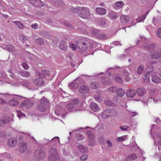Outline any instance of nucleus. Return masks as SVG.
Returning a JSON list of instances; mask_svg holds the SVG:
<instances>
[{
    "label": "nucleus",
    "mask_w": 161,
    "mask_h": 161,
    "mask_svg": "<svg viewBox=\"0 0 161 161\" xmlns=\"http://www.w3.org/2000/svg\"><path fill=\"white\" fill-rule=\"evenodd\" d=\"M54 142V145L57 144L59 142V138L58 137H55L52 139L51 140V142Z\"/></svg>",
    "instance_id": "de8ad7c7"
},
{
    "label": "nucleus",
    "mask_w": 161,
    "mask_h": 161,
    "mask_svg": "<svg viewBox=\"0 0 161 161\" xmlns=\"http://www.w3.org/2000/svg\"><path fill=\"white\" fill-rule=\"evenodd\" d=\"M155 47L156 45L155 44H150L147 46V48L149 50L150 54L155 50Z\"/></svg>",
    "instance_id": "473e14b6"
},
{
    "label": "nucleus",
    "mask_w": 161,
    "mask_h": 161,
    "mask_svg": "<svg viewBox=\"0 0 161 161\" xmlns=\"http://www.w3.org/2000/svg\"><path fill=\"white\" fill-rule=\"evenodd\" d=\"M22 38L23 42L24 45H25L26 46L28 47H29L30 44V42L27 39L26 37L25 36H22Z\"/></svg>",
    "instance_id": "4c0bfd02"
},
{
    "label": "nucleus",
    "mask_w": 161,
    "mask_h": 161,
    "mask_svg": "<svg viewBox=\"0 0 161 161\" xmlns=\"http://www.w3.org/2000/svg\"><path fill=\"white\" fill-rule=\"evenodd\" d=\"M96 12L100 15H103L106 14L107 11L104 8L98 7L96 9Z\"/></svg>",
    "instance_id": "dca6fc26"
},
{
    "label": "nucleus",
    "mask_w": 161,
    "mask_h": 161,
    "mask_svg": "<svg viewBox=\"0 0 161 161\" xmlns=\"http://www.w3.org/2000/svg\"><path fill=\"white\" fill-rule=\"evenodd\" d=\"M88 157V155L86 154H84L80 157V159L83 161L86 160Z\"/></svg>",
    "instance_id": "0e129e2a"
},
{
    "label": "nucleus",
    "mask_w": 161,
    "mask_h": 161,
    "mask_svg": "<svg viewBox=\"0 0 161 161\" xmlns=\"http://www.w3.org/2000/svg\"><path fill=\"white\" fill-rule=\"evenodd\" d=\"M99 24L101 25L105 26L107 24V19L105 18H102L99 21Z\"/></svg>",
    "instance_id": "37998d69"
},
{
    "label": "nucleus",
    "mask_w": 161,
    "mask_h": 161,
    "mask_svg": "<svg viewBox=\"0 0 161 161\" xmlns=\"http://www.w3.org/2000/svg\"><path fill=\"white\" fill-rule=\"evenodd\" d=\"M84 136L81 135L80 134H78L77 135L76 138L77 140L79 141H82L84 139Z\"/></svg>",
    "instance_id": "603ef678"
},
{
    "label": "nucleus",
    "mask_w": 161,
    "mask_h": 161,
    "mask_svg": "<svg viewBox=\"0 0 161 161\" xmlns=\"http://www.w3.org/2000/svg\"><path fill=\"white\" fill-rule=\"evenodd\" d=\"M115 111L113 110H108L103 112L102 114V116L103 118L106 119L108 117L114 115V113Z\"/></svg>",
    "instance_id": "0eeeda50"
},
{
    "label": "nucleus",
    "mask_w": 161,
    "mask_h": 161,
    "mask_svg": "<svg viewBox=\"0 0 161 161\" xmlns=\"http://www.w3.org/2000/svg\"><path fill=\"white\" fill-rule=\"evenodd\" d=\"M19 74L21 76L26 78H29L31 76L30 73L26 71H20Z\"/></svg>",
    "instance_id": "4be33fe9"
},
{
    "label": "nucleus",
    "mask_w": 161,
    "mask_h": 161,
    "mask_svg": "<svg viewBox=\"0 0 161 161\" xmlns=\"http://www.w3.org/2000/svg\"><path fill=\"white\" fill-rule=\"evenodd\" d=\"M136 93V92L133 90L130 89L127 91L126 95L127 97L130 98L133 97Z\"/></svg>",
    "instance_id": "a211bd4d"
},
{
    "label": "nucleus",
    "mask_w": 161,
    "mask_h": 161,
    "mask_svg": "<svg viewBox=\"0 0 161 161\" xmlns=\"http://www.w3.org/2000/svg\"><path fill=\"white\" fill-rule=\"evenodd\" d=\"M20 29H22L24 28V25L22 24L19 21H15L13 22Z\"/></svg>",
    "instance_id": "79ce46f5"
},
{
    "label": "nucleus",
    "mask_w": 161,
    "mask_h": 161,
    "mask_svg": "<svg viewBox=\"0 0 161 161\" xmlns=\"http://www.w3.org/2000/svg\"><path fill=\"white\" fill-rule=\"evenodd\" d=\"M122 73L124 77L129 75V73L126 69H124L122 71Z\"/></svg>",
    "instance_id": "680f3d73"
},
{
    "label": "nucleus",
    "mask_w": 161,
    "mask_h": 161,
    "mask_svg": "<svg viewBox=\"0 0 161 161\" xmlns=\"http://www.w3.org/2000/svg\"><path fill=\"white\" fill-rule=\"evenodd\" d=\"M41 72L42 74L46 75L49 74V71L47 69H42L41 70Z\"/></svg>",
    "instance_id": "6e6d98bb"
},
{
    "label": "nucleus",
    "mask_w": 161,
    "mask_h": 161,
    "mask_svg": "<svg viewBox=\"0 0 161 161\" xmlns=\"http://www.w3.org/2000/svg\"><path fill=\"white\" fill-rule=\"evenodd\" d=\"M88 91V87L85 85L81 86L79 88V92L81 93H86Z\"/></svg>",
    "instance_id": "aec40b11"
},
{
    "label": "nucleus",
    "mask_w": 161,
    "mask_h": 161,
    "mask_svg": "<svg viewBox=\"0 0 161 161\" xmlns=\"http://www.w3.org/2000/svg\"><path fill=\"white\" fill-rule=\"evenodd\" d=\"M81 7H72L70 9V10L76 13H78L79 14V13L80 12Z\"/></svg>",
    "instance_id": "a19ab883"
},
{
    "label": "nucleus",
    "mask_w": 161,
    "mask_h": 161,
    "mask_svg": "<svg viewBox=\"0 0 161 161\" xmlns=\"http://www.w3.org/2000/svg\"><path fill=\"white\" fill-rule=\"evenodd\" d=\"M90 107L94 112L98 111L100 109L98 105L95 103H91L90 105Z\"/></svg>",
    "instance_id": "6ab92c4d"
},
{
    "label": "nucleus",
    "mask_w": 161,
    "mask_h": 161,
    "mask_svg": "<svg viewBox=\"0 0 161 161\" xmlns=\"http://www.w3.org/2000/svg\"><path fill=\"white\" fill-rule=\"evenodd\" d=\"M105 103L108 106H112L113 105V103L110 100L106 101Z\"/></svg>",
    "instance_id": "774afa93"
},
{
    "label": "nucleus",
    "mask_w": 161,
    "mask_h": 161,
    "mask_svg": "<svg viewBox=\"0 0 161 161\" xmlns=\"http://www.w3.org/2000/svg\"><path fill=\"white\" fill-rule=\"evenodd\" d=\"M108 90L110 92H115L117 91V88L115 87H111L109 88Z\"/></svg>",
    "instance_id": "bf43d9fd"
},
{
    "label": "nucleus",
    "mask_w": 161,
    "mask_h": 161,
    "mask_svg": "<svg viewBox=\"0 0 161 161\" xmlns=\"http://www.w3.org/2000/svg\"><path fill=\"white\" fill-rule=\"evenodd\" d=\"M131 159L132 160L136 159L137 158L136 155L135 153H133L130 156Z\"/></svg>",
    "instance_id": "338daca9"
},
{
    "label": "nucleus",
    "mask_w": 161,
    "mask_h": 161,
    "mask_svg": "<svg viewBox=\"0 0 161 161\" xmlns=\"http://www.w3.org/2000/svg\"><path fill=\"white\" fill-rule=\"evenodd\" d=\"M127 138V136L126 135L123 136L121 137H118L117 139V141L118 142H122L126 139Z\"/></svg>",
    "instance_id": "a18cd8bd"
},
{
    "label": "nucleus",
    "mask_w": 161,
    "mask_h": 161,
    "mask_svg": "<svg viewBox=\"0 0 161 161\" xmlns=\"http://www.w3.org/2000/svg\"><path fill=\"white\" fill-rule=\"evenodd\" d=\"M34 153L36 158L38 159H40L43 158L45 156V152L43 148L38 147L35 151Z\"/></svg>",
    "instance_id": "39448f33"
},
{
    "label": "nucleus",
    "mask_w": 161,
    "mask_h": 161,
    "mask_svg": "<svg viewBox=\"0 0 161 161\" xmlns=\"http://www.w3.org/2000/svg\"><path fill=\"white\" fill-rule=\"evenodd\" d=\"M108 17L112 19H116L118 18L117 14L113 11L109 12Z\"/></svg>",
    "instance_id": "a878e982"
},
{
    "label": "nucleus",
    "mask_w": 161,
    "mask_h": 161,
    "mask_svg": "<svg viewBox=\"0 0 161 161\" xmlns=\"http://www.w3.org/2000/svg\"><path fill=\"white\" fill-rule=\"evenodd\" d=\"M34 104L33 102L31 101L26 100L23 101L20 105V107H22L25 106L27 108H29Z\"/></svg>",
    "instance_id": "1a4fd4ad"
},
{
    "label": "nucleus",
    "mask_w": 161,
    "mask_h": 161,
    "mask_svg": "<svg viewBox=\"0 0 161 161\" xmlns=\"http://www.w3.org/2000/svg\"><path fill=\"white\" fill-rule=\"evenodd\" d=\"M129 128V127L126 125H124L122 126H120L119 128L122 131H126Z\"/></svg>",
    "instance_id": "3c124183"
},
{
    "label": "nucleus",
    "mask_w": 161,
    "mask_h": 161,
    "mask_svg": "<svg viewBox=\"0 0 161 161\" xmlns=\"http://www.w3.org/2000/svg\"><path fill=\"white\" fill-rule=\"evenodd\" d=\"M78 148L80 150V151L81 153H86L88 151L87 148L86 147L81 145H78Z\"/></svg>",
    "instance_id": "c85d7f7f"
},
{
    "label": "nucleus",
    "mask_w": 161,
    "mask_h": 161,
    "mask_svg": "<svg viewBox=\"0 0 161 161\" xmlns=\"http://www.w3.org/2000/svg\"><path fill=\"white\" fill-rule=\"evenodd\" d=\"M40 102L41 104L46 107L49 104V101L48 100L44 97L40 99Z\"/></svg>",
    "instance_id": "5701e85b"
},
{
    "label": "nucleus",
    "mask_w": 161,
    "mask_h": 161,
    "mask_svg": "<svg viewBox=\"0 0 161 161\" xmlns=\"http://www.w3.org/2000/svg\"><path fill=\"white\" fill-rule=\"evenodd\" d=\"M116 81L118 83H121L122 82V80L120 76L118 75H117L115 77Z\"/></svg>",
    "instance_id": "8fccbe9b"
},
{
    "label": "nucleus",
    "mask_w": 161,
    "mask_h": 161,
    "mask_svg": "<svg viewBox=\"0 0 161 161\" xmlns=\"http://www.w3.org/2000/svg\"><path fill=\"white\" fill-rule=\"evenodd\" d=\"M100 79L103 84L109 85L111 84V80H114V78L113 74H110L108 75V77L103 76Z\"/></svg>",
    "instance_id": "20e7f679"
},
{
    "label": "nucleus",
    "mask_w": 161,
    "mask_h": 161,
    "mask_svg": "<svg viewBox=\"0 0 161 161\" xmlns=\"http://www.w3.org/2000/svg\"><path fill=\"white\" fill-rule=\"evenodd\" d=\"M94 98L95 100L99 103L101 102L102 101L101 97L98 96H95L94 97Z\"/></svg>",
    "instance_id": "13d9d810"
},
{
    "label": "nucleus",
    "mask_w": 161,
    "mask_h": 161,
    "mask_svg": "<svg viewBox=\"0 0 161 161\" xmlns=\"http://www.w3.org/2000/svg\"><path fill=\"white\" fill-rule=\"evenodd\" d=\"M22 65L24 69H26L29 68V66L25 62H23Z\"/></svg>",
    "instance_id": "052dcab7"
},
{
    "label": "nucleus",
    "mask_w": 161,
    "mask_h": 161,
    "mask_svg": "<svg viewBox=\"0 0 161 161\" xmlns=\"http://www.w3.org/2000/svg\"><path fill=\"white\" fill-rule=\"evenodd\" d=\"M71 102L72 103H72L75 105H76L79 103V100L77 98H75L72 100Z\"/></svg>",
    "instance_id": "864d4df0"
},
{
    "label": "nucleus",
    "mask_w": 161,
    "mask_h": 161,
    "mask_svg": "<svg viewBox=\"0 0 161 161\" xmlns=\"http://www.w3.org/2000/svg\"><path fill=\"white\" fill-rule=\"evenodd\" d=\"M97 38L99 39L103 40L108 38V37L105 34L99 33V35L97 36Z\"/></svg>",
    "instance_id": "e433bc0d"
},
{
    "label": "nucleus",
    "mask_w": 161,
    "mask_h": 161,
    "mask_svg": "<svg viewBox=\"0 0 161 161\" xmlns=\"http://www.w3.org/2000/svg\"><path fill=\"white\" fill-rule=\"evenodd\" d=\"M75 44L82 52H83L88 47L89 44L88 41L83 39H80L75 42Z\"/></svg>",
    "instance_id": "f257e3e1"
},
{
    "label": "nucleus",
    "mask_w": 161,
    "mask_h": 161,
    "mask_svg": "<svg viewBox=\"0 0 161 161\" xmlns=\"http://www.w3.org/2000/svg\"><path fill=\"white\" fill-rule=\"evenodd\" d=\"M75 105L72 103H69L66 106L67 113L72 111L74 109Z\"/></svg>",
    "instance_id": "393cba45"
},
{
    "label": "nucleus",
    "mask_w": 161,
    "mask_h": 161,
    "mask_svg": "<svg viewBox=\"0 0 161 161\" xmlns=\"http://www.w3.org/2000/svg\"><path fill=\"white\" fill-rule=\"evenodd\" d=\"M160 79L159 77L156 76H153L152 78V81L155 83H157L159 81Z\"/></svg>",
    "instance_id": "c03bdc74"
},
{
    "label": "nucleus",
    "mask_w": 161,
    "mask_h": 161,
    "mask_svg": "<svg viewBox=\"0 0 161 161\" xmlns=\"http://www.w3.org/2000/svg\"><path fill=\"white\" fill-rule=\"evenodd\" d=\"M90 31L92 34L96 36L97 37V36L99 35L100 32V31L99 30L93 28H92L90 29Z\"/></svg>",
    "instance_id": "7c9ffc66"
},
{
    "label": "nucleus",
    "mask_w": 161,
    "mask_h": 161,
    "mask_svg": "<svg viewBox=\"0 0 161 161\" xmlns=\"http://www.w3.org/2000/svg\"><path fill=\"white\" fill-rule=\"evenodd\" d=\"M69 46L71 47L73 49V50H75L76 49V47L77 46L76 45H75V44H74L73 43L70 44Z\"/></svg>",
    "instance_id": "e2e57ef3"
},
{
    "label": "nucleus",
    "mask_w": 161,
    "mask_h": 161,
    "mask_svg": "<svg viewBox=\"0 0 161 161\" xmlns=\"http://www.w3.org/2000/svg\"><path fill=\"white\" fill-rule=\"evenodd\" d=\"M20 146L19 147V150L21 153H24L25 151L27 148V145L26 143L24 142L21 143L19 142Z\"/></svg>",
    "instance_id": "ddd939ff"
},
{
    "label": "nucleus",
    "mask_w": 161,
    "mask_h": 161,
    "mask_svg": "<svg viewBox=\"0 0 161 161\" xmlns=\"http://www.w3.org/2000/svg\"><path fill=\"white\" fill-rule=\"evenodd\" d=\"M151 58L154 59H158L161 57V51L160 49L155 50L150 54Z\"/></svg>",
    "instance_id": "423d86ee"
},
{
    "label": "nucleus",
    "mask_w": 161,
    "mask_h": 161,
    "mask_svg": "<svg viewBox=\"0 0 161 161\" xmlns=\"http://www.w3.org/2000/svg\"><path fill=\"white\" fill-rule=\"evenodd\" d=\"M17 140L15 138H10L9 139L8 141V143L9 146L11 147H14L16 144Z\"/></svg>",
    "instance_id": "4468645a"
},
{
    "label": "nucleus",
    "mask_w": 161,
    "mask_h": 161,
    "mask_svg": "<svg viewBox=\"0 0 161 161\" xmlns=\"http://www.w3.org/2000/svg\"><path fill=\"white\" fill-rule=\"evenodd\" d=\"M46 107L42 104H39L36 107V109L41 112H44L46 110Z\"/></svg>",
    "instance_id": "b1692460"
},
{
    "label": "nucleus",
    "mask_w": 161,
    "mask_h": 161,
    "mask_svg": "<svg viewBox=\"0 0 161 161\" xmlns=\"http://www.w3.org/2000/svg\"><path fill=\"white\" fill-rule=\"evenodd\" d=\"M144 76L145 77L143 79L144 81L146 83H148L150 81V79L149 77L150 75L146 76L144 75Z\"/></svg>",
    "instance_id": "5fc2aeb1"
},
{
    "label": "nucleus",
    "mask_w": 161,
    "mask_h": 161,
    "mask_svg": "<svg viewBox=\"0 0 161 161\" xmlns=\"http://www.w3.org/2000/svg\"><path fill=\"white\" fill-rule=\"evenodd\" d=\"M144 66L142 65H140L137 68V73L138 74L141 75L142 74L144 70Z\"/></svg>",
    "instance_id": "72a5a7b5"
},
{
    "label": "nucleus",
    "mask_w": 161,
    "mask_h": 161,
    "mask_svg": "<svg viewBox=\"0 0 161 161\" xmlns=\"http://www.w3.org/2000/svg\"><path fill=\"white\" fill-rule=\"evenodd\" d=\"M145 90L144 88H140L137 89L136 93L139 96H142L144 95L145 93Z\"/></svg>",
    "instance_id": "bb28decb"
},
{
    "label": "nucleus",
    "mask_w": 161,
    "mask_h": 161,
    "mask_svg": "<svg viewBox=\"0 0 161 161\" xmlns=\"http://www.w3.org/2000/svg\"><path fill=\"white\" fill-rule=\"evenodd\" d=\"M69 86L71 89H76L78 87L79 84L77 83L74 82L72 83L71 84H69Z\"/></svg>",
    "instance_id": "2f4dec72"
},
{
    "label": "nucleus",
    "mask_w": 161,
    "mask_h": 161,
    "mask_svg": "<svg viewBox=\"0 0 161 161\" xmlns=\"http://www.w3.org/2000/svg\"><path fill=\"white\" fill-rule=\"evenodd\" d=\"M130 19V17L127 16L122 15L120 17L121 23L122 25H125L129 21Z\"/></svg>",
    "instance_id": "f3484780"
},
{
    "label": "nucleus",
    "mask_w": 161,
    "mask_h": 161,
    "mask_svg": "<svg viewBox=\"0 0 161 161\" xmlns=\"http://www.w3.org/2000/svg\"><path fill=\"white\" fill-rule=\"evenodd\" d=\"M147 15V14H143L139 17L136 19L137 21L138 22L143 21L145 19Z\"/></svg>",
    "instance_id": "58836bf2"
},
{
    "label": "nucleus",
    "mask_w": 161,
    "mask_h": 161,
    "mask_svg": "<svg viewBox=\"0 0 161 161\" xmlns=\"http://www.w3.org/2000/svg\"><path fill=\"white\" fill-rule=\"evenodd\" d=\"M150 95V98H149L148 99V101H152V99H153V100H154V97L156 95V94L154 93V92H153V91L149 93Z\"/></svg>",
    "instance_id": "49530a36"
},
{
    "label": "nucleus",
    "mask_w": 161,
    "mask_h": 161,
    "mask_svg": "<svg viewBox=\"0 0 161 161\" xmlns=\"http://www.w3.org/2000/svg\"><path fill=\"white\" fill-rule=\"evenodd\" d=\"M114 5V8L115 9H118L119 8L122 7L124 5V3L123 1H119L116 2Z\"/></svg>",
    "instance_id": "412c9836"
},
{
    "label": "nucleus",
    "mask_w": 161,
    "mask_h": 161,
    "mask_svg": "<svg viewBox=\"0 0 161 161\" xmlns=\"http://www.w3.org/2000/svg\"><path fill=\"white\" fill-rule=\"evenodd\" d=\"M106 143L107 144L109 148H110L112 147V143L109 140H108L106 141Z\"/></svg>",
    "instance_id": "69168bd1"
},
{
    "label": "nucleus",
    "mask_w": 161,
    "mask_h": 161,
    "mask_svg": "<svg viewBox=\"0 0 161 161\" xmlns=\"http://www.w3.org/2000/svg\"><path fill=\"white\" fill-rule=\"evenodd\" d=\"M10 105L12 106H18L19 104V101L13 99L10 100L9 101Z\"/></svg>",
    "instance_id": "c756f323"
},
{
    "label": "nucleus",
    "mask_w": 161,
    "mask_h": 161,
    "mask_svg": "<svg viewBox=\"0 0 161 161\" xmlns=\"http://www.w3.org/2000/svg\"><path fill=\"white\" fill-rule=\"evenodd\" d=\"M36 42L37 45H42L44 43V40L41 38H39L36 40Z\"/></svg>",
    "instance_id": "ea45409f"
},
{
    "label": "nucleus",
    "mask_w": 161,
    "mask_h": 161,
    "mask_svg": "<svg viewBox=\"0 0 161 161\" xmlns=\"http://www.w3.org/2000/svg\"><path fill=\"white\" fill-rule=\"evenodd\" d=\"M90 86L92 89H96L99 87V85L97 82H93L91 83Z\"/></svg>",
    "instance_id": "c9c22d12"
},
{
    "label": "nucleus",
    "mask_w": 161,
    "mask_h": 161,
    "mask_svg": "<svg viewBox=\"0 0 161 161\" xmlns=\"http://www.w3.org/2000/svg\"><path fill=\"white\" fill-rule=\"evenodd\" d=\"M41 35L43 36L45 38H48L49 36V35L45 32H41Z\"/></svg>",
    "instance_id": "4d7b16f0"
},
{
    "label": "nucleus",
    "mask_w": 161,
    "mask_h": 161,
    "mask_svg": "<svg viewBox=\"0 0 161 161\" xmlns=\"http://www.w3.org/2000/svg\"><path fill=\"white\" fill-rule=\"evenodd\" d=\"M80 8V10L79 13V16L83 19H88L90 14L89 10L84 7H81Z\"/></svg>",
    "instance_id": "7ed1b4c3"
},
{
    "label": "nucleus",
    "mask_w": 161,
    "mask_h": 161,
    "mask_svg": "<svg viewBox=\"0 0 161 161\" xmlns=\"http://www.w3.org/2000/svg\"><path fill=\"white\" fill-rule=\"evenodd\" d=\"M87 134L89 139V141L91 142L89 144L92 146L94 144V136L93 133L91 130H87Z\"/></svg>",
    "instance_id": "6e6552de"
},
{
    "label": "nucleus",
    "mask_w": 161,
    "mask_h": 161,
    "mask_svg": "<svg viewBox=\"0 0 161 161\" xmlns=\"http://www.w3.org/2000/svg\"><path fill=\"white\" fill-rule=\"evenodd\" d=\"M30 2L33 5L38 7H41L43 6V3L41 0H29Z\"/></svg>",
    "instance_id": "9b49d317"
},
{
    "label": "nucleus",
    "mask_w": 161,
    "mask_h": 161,
    "mask_svg": "<svg viewBox=\"0 0 161 161\" xmlns=\"http://www.w3.org/2000/svg\"><path fill=\"white\" fill-rule=\"evenodd\" d=\"M9 120V117H5L2 119L0 120V125H3L4 124L8 123Z\"/></svg>",
    "instance_id": "cd10ccee"
},
{
    "label": "nucleus",
    "mask_w": 161,
    "mask_h": 161,
    "mask_svg": "<svg viewBox=\"0 0 161 161\" xmlns=\"http://www.w3.org/2000/svg\"><path fill=\"white\" fill-rule=\"evenodd\" d=\"M6 48L9 51H13L14 50V47L11 45H7L6 46Z\"/></svg>",
    "instance_id": "09e8293b"
},
{
    "label": "nucleus",
    "mask_w": 161,
    "mask_h": 161,
    "mask_svg": "<svg viewBox=\"0 0 161 161\" xmlns=\"http://www.w3.org/2000/svg\"><path fill=\"white\" fill-rule=\"evenodd\" d=\"M154 69V67L153 65L148 66L146 69V71L144 73V75H150L153 74Z\"/></svg>",
    "instance_id": "9d476101"
},
{
    "label": "nucleus",
    "mask_w": 161,
    "mask_h": 161,
    "mask_svg": "<svg viewBox=\"0 0 161 161\" xmlns=\"http://www.w3.org/2000/svg\"><path fill=\"white\" fill-rule=\"evenodd\" d=\"M59 47L60 49L64 51H66L67 50V45L66 42L65 41H61L59 44Z\"/></svg>",
    "instance_id": "2eb2a0df"
},
{
    "label": "nucleus",
    "mask_w": 161,
    "mask_h": 161,
    "mask_svg": "<svg viewBox=\"0 0 161 161\" xmlns=\"http://www.w3.org/2000/svg\"><path fill=\"white\" fill-rule=\"evenodd\" d=\"M33 82L36 85L42 86L44 84L45 81L43 78L39 77L35 78L33 80Z\"/></svg>",
    "instance_id": "f8f14e48"
},
{
    "label": "nucleus",
    "mask_w": 161,
    "mask_h": 161,
    "mask_svg": "<svg viewBox=\"0 0 161 161\" xmlns=\"http://www.w3.org/2000/svg\"><path fill=\"white\" fill-rule=\"evenodd\" d=\"M58 155L55 147H52L49 150L48 159L49 161H56L58 158Z\"/></svg>",
    "instance_id": "f03ea898"
},
{
    "label": "nucleus",
    "mask_w": 161,
    "mask_h": 161,
    "mask_svg": "<svg viewBox=\"0 0 161 161\" xmlns=\"http://www.w3.org/2000/svg\"><path fill=\"white\" fill-rule=\"evenodd\" d=\"M116 93L118 96L120 97H123L125 94L124 91L121 88H119L117 90Z\"/></svg>",
    "instance_id": "f704fd0d"
}]
</instances>
